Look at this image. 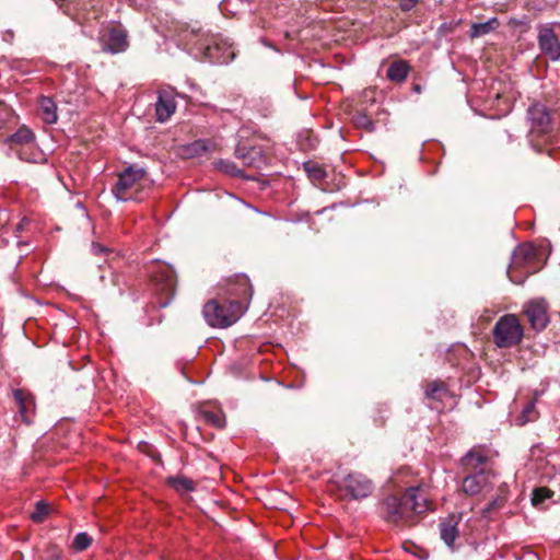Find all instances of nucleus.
Segmentation results:
<instances>
[{
	"mask_svg": "<svg viewBox=\"0 0 560 560\" xmlns=\"http://www.w3.org/2000/svg\"><path fill=\"white\" fill-rule=\"evenodd\" d=\"M527 120V139L533 150L560 160V130L555 127L553 112L537 102L528 107Z\"/></svg>",
	"mask_w": 560,
	"mask_h": 560,
	"instance_id": "f257e3e1",
	"label": "nucleus"
},
{
	"mask_svg": "<svg viewBox=\"0 0 560 560\" xmlns=\"http://www.w3.org/2000/svg\"><path fill=\"white\" fill-rule=\"evenodd\" d=\"M183 38L198 57L211 63L226 65L235 58L233 45L221 35L191 27L184 32Z\"/></svg>",
	"mask_w": 560,
	"mask_h": 560,
	"instance_id": "f03ea898",
	"label": "nucleus"
},
{
	"mask_svg": "<svg viewBox=\"0 0 560 560\" xmlns=\"http://www.w3.org/2000/svg\"><path fill=\"white\" fill-rule=\"evenodd\" d=\"M540 250L532 243L518 245L512 253L508 276L515 284H522L526 278L541 268Z\"/></svg>",
	"mask_w": 560,
	"mask_h": 560,
	"instance_id": "7ed1b4c3",
	"label": "nucleus"
},
{
	"mask_svg": "<svg viewBox=\"0 0 560 560\" xmlns=\"http://www.w3.org/2000/svg\"><path fill=\"white\" fill-rule=\"evenodd\" d=\"M244 313V303L240 301L209 300L202 308L206 323L213 328H228L235 324Z\"/></svg>",
	"mask_w": 560,
	"mask_h": 560,
	"instance_id": "20e7f679",
	"label": "nucleus"
},
{
	"mask_svg": "<svg viewBox=\"0 0 560 560\" xmlns=\"http://www.w3.org/2000/svg\"><path fill=\"white\" fill-rule=\"evenodd\" d=\"M420 491V486L410 487L402 495H388L384 502L383 508L386 512L388 520L397 522L405 520L409 522L417 512V498Z\"/></svg>",
	"mask_w": 560,
	"mask_h": 560,
	"instance_id": "39448f33",
	"label": "nucleus"
},
{
	"mask_svg": "<svg viewBox=\"0 0 560 560\" xmlns=\"http://www.w3.org/2000/svg\"><path fill=\"white\" fill-rule=\"evenodd\" d=\"M523 336V327L514 314L501 316L492 329L493 342L498 348L515 347L522 341Z\"/></svg>",
	"mask_w": 560,
	"mask_h": 560,
	"instance_id": "423d86ee",
	"label": "nucleus"
},
{
	"mask_svg": "<svg viewBox=\"0 0 560 560\" xmlns=\"http://www.w3.org/2000/svg\"><path fill=\"white\" fill-rule=\"evenodd\" d=\"M149 272L155 293L160 295L158 302L159 306H168L175 295L176 289L174 270L167 265L154 264Z\"/></svg>",
	"mask_w": 560,
	"mask_h": 560,
	"instance_id": "0eeeda50",
	"label": "nucleus"
},
{
	"mask_svg": "<svg viewBox=\"0 0 560 560\" xmlns=\"http://www.w3.org/2000/svg\"><path fill=\"white\" fill-rule=\"evenodd\" d=\"M558 22H550L537 25V44L538 48L545 57L556 62L560 60V39L556 34Z\"/></svg>",
	"mask_w": 560,
	"mask_h": 560,
	"instance_id": "6e6552de",
	"label": "nucleus"
},
{
	"mask_svg": "<svg viewBox=\"0 0 560 560\" xmlns=\"http://www.w3.org/2000/svg\"><path fill=\"white\" fill-rule=\"evenodd\" d=\"M424 398L429 401V408L439 413L445 409L453 408L456 404L455 396L451 393L447 385L439 380L432 381L427 385Z\"/></svg>",
	"mask_w": 560,
	"mask_h": 560,
	"instance_id": "1a4fd4ad",
	"label": "nucleus"
},
{
	"mask_svg": "<svg viewBox=\"0 0 560 560\" xmlns=\"http://www.w3.org/2000/svg\"><path fill=\"white\" fill-rule=\"evenodd\" d=\"M339 489L346 491L352 500H361L372 494L374 485L365 475L352 471L341 479Z\"/></svg>",
	"mask_w": 560,
	"mask_h": 560,
	"instance_id": "9d476101",
	"label": "nucleus"
},
{
	"mask_svg": "<svg viewBox=\"0 0 560 560\" xmlns=\"http://www.w3.org/2000/svg\"><path fill=\"white\" fill-rule=\"evenodd\" d=\"M147 172L143 167L136 164L128 166L124 172L118 175V179L113 187L112 191L118 200L127 201L132 199L130 190L135 184L145 176Z\"/></svg>",
	"mask_w": 560,
	"mask_h": 560,
	"instance_id": "9b49d317",
	"label": "nucleus"
},
{
	"mask_svg": "<svg viewBox=\"0 0 560 560\" xmlns=\"http://www.w3.org/2000/svg\"><path fill=\"white\" fill-rule=\"evenodd\" d=\"M226 293L231 296L226 301H240L244 303L245 311L253 295V287L246 275H235L229 279Z\"/></svg>",
	"mask_w": 560,
	"mask_h": 560,
	"instance_id": "f8f14e48",
	"label": "nucleus"
},
{
	"mask_svg": "<svg viewBox=\"0 0 560 560\" xmlns=\"http://www.w3.org/2000/svg\"><path fill=\"white\" fill-rule=\"evenodd\" d=\"M102 50L110 54L125 51L128 46L127 32L121 27H112L101 38Z\"/></svg>",
	"mask_w": 560,
	"mask_h": 560,
	"instance_id": "ddd939ff",
	"label": "nucleus"
},
{
	"mask_svg": "<svg viewBox=\"0 0 560 560\" xmlns=\"http://www.w3.org/2000/svg\"><path fill=\"white\" fill-rule=\"evenodd\" d=\"M13 399L23 422L31 424L35 415L34 396L23 388H16L13 390Z\"/></svg>",
	"mask_w": 560,
	"mask_h": 560,
	"instance_id": "4468645a",
	"label": "nucleus"
},
{
	"mask_svg": "<svg viewBox=\"0 0 560 560\" xmlns=\"http://www.w3.org/2000/svg\"><path fill=\"white\" fill-rule=\"evenodd\" d=\"M176 110V102L173 90H160L155 103L156 120L160 122L167 121Z\"/></svg>",
	"mask_w": 560,
	"mask_h": 560,
	"instance_id": "2eb2a0df",
	"label": "nucleus"
},
{
	"mask_svg": "<svg viewBox=\"0 0 560 560\" xmlns=\"http://www.w3.org/2000/svg\"><path fill=\"white\" fill-rule=\"evenodd\" d=\"M525 314L532 327L536 330H542L549 323L547 304L544 300H534L527 304Z\"/></svg>",
	"mask_w": 560,
	"mask_h": 560,
	"instance_id": "dca6fc26",
	"label": "nucleus"
},
{
	"mask_svg": "<svg viewBox=\"0 0 560 560\" xmlns=\"http://www.w3.org/2000/svg\"><path fill=\"white\" fill-rule=\"evenodd\" d=\"M235 156L241 160L244 165L253 167H260L266 161L260 145L238 143L235 148Z\"/></svg>",
	"mask_w": 560,
	"mask_h": 560,
	"instance_id": "f3484780",
	"label": "nucleus"
},
{
	"mask_svg": "<svg viewBox=\"0 0 560 560\" xmlns=\"http://www.w3.org/2000/svg\"><path fill=\"white\" fill-rule=\"evenodd\" d=\"M490 470L481 468L480 470L469 472L462 482V489L466 494H478L489 482Z\"/></svg>",
	"mask_w": 560,
	"mask_h": 560,
	"instance_id": "a211bd4d",
	"label": "nucleus"
},
{
	"mask_svg": "<svg viewBox=\"0 0 560 560\" xmlns=\"http://www.w3.org/2000/svg\"><path fill=\"white\" fill-rule=\"evenodd\" d=\"M488 460V450L483 446H474L462 457L460 463L465 470L477 472L481 468H485Z\"/></svg>",
	"mask_w": 560,
	"mask_h": 560,
	"instance_id": "6ab92c4d",
	"label": "nucleus"
},
{
	"mask_svg": "<svg viewBox=\"0 0 560 560\" xmlns=\"http://www.w3.org/2000/svg\"><path fill=\"white\" fill-rule=\"evenodd\" d=\"M462 520L460 514H451L446 520L440 523L441 539L450 548H454V541L458 536V523Z\"/></svg>",
	"mask_w": 560,
	"mask_h": 560,
	"instance_id": "aec40b11",
	"label": "nucleus"
},
{
	"mask_svg": "<svg viewBox=\"0 0 560 560\" xmlns=\"http://www.w3.org/2000/svg\"><path fill=\"white\" fill-rule=\"evenodd\" d=\"M217 150V144L210 139H198L188 143L184 151L188 158L202 156Z\"/></svg>",
	"mask_w": 560,
	"mask_h": 560,
	"instance_id": "412c9836",
	"label": "nucleus"
},
{
	"mask_svg": "<svg viewBox=\"0 0 560 560\" xmlns=\"http://www.w3.org/2000/svg\"><path fill=\"white\" fill-rule=\"evenodd\" d=\"M34 132L27 127H21L5 139V143L10 144L11 147L21 145L23 148H28L34 143Z\"/></svg>",
	"mask_w": 560,
	"mask_h": 560,
	"instance_id": "4be33fe9",
	"label": "nucleus"
},
{
	"mask_svg": "<svg viewBox=\"0 0 560 560\" xmlns=\"http://www.w3.org/2000/svg\"><path fill=\"white\" fill-rule=\"evenodd\" d=\"M42 119L46 124H55L58 120L57 105L49 96H42L38 102Z\"/></svg>",
	"mask_w": 560,
	"mask_h": 560,
	"instance_id": "5701e85b",
	"label": "nucleus"
},
{
	"mask_svg": "<svg viewBox=\"0 0 560 560\" xmlns=\"http://www.w3.org/2000/svg\"><path fill=\"white\" fill-rule=\"evenodd\" d=\"M508 488L505 485H502L500 488H499V493L498 495L492 499L482 510H481V515L482 517L485 518H491V514L494 512V511H498L500 510L501 508L504 506L505 502L508 501Z\"/></svg>",
	"mask_w": 560,
	"mask_h": 560,
	"instance_id": "b1692460",
	"label": "nucleus"
},
{
	"mask_svg": "<svg viewBox=\"0 0 560 560\" xmlns=\"http://www.w3.org/2000/svg\"><path fill=\"white\" fill-rule=\"evenodd\" d=\"M409 73V66L404 60L392 62L386 71L387 78L393 82H404Z\"/></svg>",
	"mask_w": 560,
	"mask_h": 560,
	"instance_id": "393cba45",
	"label": "nucleus"
},
{
	"mask_svg": "<svg viewBox=\"0 0 560 560\" xmlns=\"http://www.w3.org/2000/svg\"><path fill=\"white\" fill-rule=\"evenodd\" d=\"M500 23L497 18H491L486 22L474 23L469 30V36L471 38H478L485 36L499 27Z\"/></svg>",
	"mask_w": 560,
	"mask_h": 560,
	"instance_id": "a878e982",
	"label": "nucleus"
},
{
	"mask_svg": "<svg viewBox=\"0 0 560 560\" xmlns=\"http://www.w3.org/2000/svg\"><path fill=\"white\" fill-rule=\"evenodd\" d=\"M166 483L179 493L192 492L196 489L195 482L183 475L167 477Z\"/></svg>",
	"mask_w": 560,
	"mask_h": 560,
	"instance_id": "bb28decb",
	"label": "nucleus"
},
{
	"mask_svg": "<svg viewBox=\"0 0 560 560\" xmlns=\"http://www.w3.org/2000/svg\"><path fill=\"white\" fill-rule=\"evenodd\" d=\"M215 167L222 173L230 175L232 177H243V171L237 167V165L230 160H219L215 163Z\"/></svg>",
	"mask_w": 560,
	"mask_h": 560,
	"instance_id": "cd10ccee",
	"label": "nucleus"
},
{
	"mask_svg": "<svg viewBox=\"0 0 560 560\" xmlns=\"http://www.w3.org/2000/svg\"><path fill=\"white\" fill-rule=\"evenodd\" d=\"M553 497V491L546 488V487H539V488H536L533 490V493H532V504L535 506V508H538V509H541L542 508V503L548 500V499H551Z\"/></svg>",
	"mask_w": 560,
	"mask_h": 560,
	"instance_id": "c85d7f7f",
	"label": "nucleus"
},
{
	"mask_svg": "<svg viewBox=\"0 0 560 560\" xmlns=\"http://www.w3.org/2000/svg\"><path fill=\"white\" fill-rule=\"evenodd\" d=\"M50 513V506L45 501H38L35 504L34 511L31 513V520L34 523H43Z\"/></svg>",
	"mask_w": 560,
	"mask_h": 560,
	"instance_id": "c756f323",
	"label": "nucleus"
},
{
	"mask_svg": "<svg viewBox=\"0 0 560 560\" xmlns=\"http://www.w3.org/2000/svg\"><path fill=\"white\" fill-rule=\"evenodd\" d=\"M93 542V538L85 532L78 533L71 544V548L77 552L86 550Z\"/></svg>",
	"mask_w": 560,
	"mask_h": 560,
	"instance_id": "7c9ffc66",
	"label": "nucleus"
},
{
	"mask_svg": "<svg viewBox=\"0 0 560 560\" xmlns=\"http://www.w3.org/2000/svg\"><path fill=\"white\" fill-rule=\"evenodd\" d=\"M353 122L358 128L372 132L375 129V122L372 118L363 112H358L353 115Z\"/></svg>",
	"mask_w": 560,
	"mask_h": 560,
	"instance_id": "2f4dec72",
	"label": "nucleus"
},
{
	"mask_svg": "<svg viewBox=\"0 0 560 560\" xmlns=\"http://www.w3.org/2000/svg\"><path fill=\"white\" fill-rule=\"evenodd\" d=\"M304 170L312 180L322 182L326 177V171L316 163H304Z\"/></svg>",
	"mask_w": 560,
	"mask_h": 560,
	"instance_id": "473e14b6",
	"label": "nucleus"
},
{
	"mask_svg": "<svg viewBox=\"0 0 560 560\" xmlns=\"http://www.w3.org/2000/svg\"><path fill=\"white\" fill-rule=\"evenodd\" d=\"M201 416L208 424L214 428L223 429L225 427V418L221 412L206 410L201 412Z\"/></svg>",
	"mask_w": 560,
	"mask_h": 560,
	"instance_id": "72a5a7b5",
	"label": "nucleus"
},
{
	"mask_svg": "<svg viewBox=\"0 0 560 560\" xmlns=\"http://www.w3.org/2000/svg\"><path fill=\"white\" fill-rule=\"evenodd\" d=\"M39 560H63L62 551L56 545H49L45 550V556L40 557Z\"/></svg>",
	"mask_w": 560,
	"mask_h": 560,
	"instance_id": "f704fd0d",
	"label": "nucleus"
},
{
	"mask_svg": "<svg viewBox=\"0 0 560 560\" xmlns=\"http://www.w3.org/2000/svg\"><path fill=\"white\" fill-rule=\"evenodd\" d=\"M536 407L534 401H528L522 410L523 423L535 420Z\"/></svg>",
	"mask_w": 560,
	"mask_h": 560,
	"instance_id": "c9c22d12",
	"label": "nucleus"
},
{
	"mask_svg": "<svg viewBox=\"0 0 560 560\" xmlns=\"http://www.w3.org/2000/svg\"><path fill=\"white\" fill-rule=\"evenodd\" d=\"M19 158L23 161H27V162H37L38 161V158H40V153L39 152H34L32 153V155H26V153L24 152L23 149H21L19 152Z\"/></svg>",
	"mask_w": 560,
	"mask_h": 560,
	"instance_id": "e433bc0d",
	"label": "nucleus"
},
{
	"mask_svg": "<svg viewBox=\"0 0 560 560\" xmlns=\"http://www.w3.org/2000/svg\"><path fill=\"white\" fill-rule=\"evenodd\" d=\"M402 547H404L405 551H407V552H411V553H413L416 557H418V556H419V555H418V550H419V547H418V546H416V545H410V546H409V544H408V542H405V544L402 545Z\"/></svg>",
	"mask_w": 560,
	"mask_h": 560,
	"instance_id": "4c0bfd02",
	"label": "nucleus"
},
{
	"mask_svg": "<svg viewBox=\"0 0 560 560\" xmlns=\"http://www.w3.org/2000/svg\"><path fill=\"white\" fill-rule=\"evenodd\" d=\"M92 250L94 254L98 255V254H102L106 250V248L104 246H102L101 244H93L92 245Z\"/></svg>",
	"mask_w": 560,
	"mask_h": 560,
	"instance_id": "58836bf2",
	"label": "nucleus"
},
{
	"mask_svg": "<svg viewBox=\"0 0 560 560\" xmlns=\"http://www.w3.org/2000/svg\"><path fill=\"white\" fill-rule=\"evenodd\" d=\"M28 222H30V221H28V219L23 218V219L18 223V225H16V228H15V232H16V233H20L21 231H23V229H24L25 224H27Z\"/></svg>",
	"mask_w": 560,
	"mask_h": 560,
	"instance_id": "ea45409f",
	"label": "nucleus"
},
{
	"mask_svg": "<svg viewBox=\"0 0 560 560\" xmlns=\"http://www.w3.org/2000/svg\"><path fill=\"white\" fill-rule=\"evenodd\" d=\"M413 91L415 92H420V83H413V86H412Z\"/></svg>",
	"mask_w": 560,
	"mask_h": 560,
	"instance_id": "a19ab883",
	"label": "nucleus"
},
{
	"mask_svg": "<svg viewBox=\"0 0 560 560\" xmlns=\"http://www.w3.org/2000/svg\"><path fill=\"white\" fill-rule=\"evenodd\" d=\"M422 508L429 509V503L425 500L422 501Z\"/></svg>",
	"mask_w": 560,
	"mask_h": 560,
	"instance_id": "79ce46f5",
	"label": "nucleus"
},
{
	"mask_svg": "<svg viewBox=\"0 0 560 560\" xmlns=\"http://www.w3.org/2000/svg\"><path fill=\"white\" fill-rule=\"evenodd\" d=\"M425 557H427V555H424V552L422 551L421 559L423 560Z\"/></svg>",
	"mask_w": 560,
	"mask_h": 560,
	"instance_id": "37998d69",
	"label": "nucleus"
}]
</instances>
